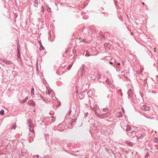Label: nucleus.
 <instances>
[{"label":"nucleus","mask_w":158,"mask_h":158,"mask_svg":"<svg viewBox=\"0 0 158 158\" xmlns=\"http://www.w3.org/2000/svg\"><path fill=\"white\" fill-rule=\"evenodd\" d=\"M0 60L6 64L11 65L13 64V62L11 61L7 60L3 58H0Z\"/></svg>","instance_id":"1"},{"label":"nucleus","mask_w":158,"mask_h":158,"mask_svg":"<svg viewBox=\"0 0 158 158\" xmlns=\"http://www.w3.org/2000/svg\"><path fill=\"white\" fill-rule=\"evenodd\" d=\"M127 94L128 96V98L130 100H132L135 96L134 94L132 92L131 89H129L127 92Z\"/></svg>","instance_id":"2"},{"label":"nucleus","mask_w":158,"mask_h":158,"mask_svg":"<svg viewBox=\"0 0 158 158\" xmlns=\"http://www.w3.org/2000/svg\"><path fill=\"white\" fill-rule=\"evenodd\" d=\"M140 108L141 110L145 111H148L150 109V107L148 106L145 105L142 106Z\"/></svg>","instance_id":"3"},{"label":"nucleus","mask_w":158,"mask_h":158,"mask_svg":"<svg viewBox=\"0 0 158 158\" xmlns=\"http://www.w3.org/2000/svg\"><path fill=\"white\" fill-rule=\"evenodd\" d=\"M101 114L99 115H98V117L101 118H104L106 117L107 115V112H106L104 113H103L102 112H101Z\"/></svg>","instance_id":"4"},{"label":"nucleus","mask_w":158,"mask_h":158,"mask_svg":"<svg viewBox=\"0 0 158 158\" xmlns=\"http://www.w3.org/2000/svg\"><path fill=\"white\" fill-rule=\"evenodd\" d=\"M27 124L29 125V126L30 127H34V125L32 123L31 120L29 119L27 121Z\"/></svg>","instance_id":"5"},{"label":"nucleus","mask_w":158,"mask_h":158,"mask_svg":"<svg viewBox=\"0 0 158 158\" xmlns=\"http://www.w3.org/2000/svg\"><path fill=\"white\" fill-rule=\"evenodd\" d=\"M123 122H121L120 123V125L122 127V128L124 129V130H126V129H127V125H123Z\"/></svg>","instance_id":"6"},{"label":"nucleus","mask_w":158,"mask_h":158,"mask_svg":"<svg viewBox=\"0 0 158 158\" xmlns=\"http://www.w3.org/2000/svg\"><path fill=\"white\" fill-rule=\"evenodd\" d=\"M133 131L132 133L131 132H128V133H127V135L130 136L131 135H132V134H133L134 135H137V133L135 131Z\"/></svg>","instance_id":"7"},{"label":"nucleus","mask_w":158,"mask_h":158,"mask_svg":"<svg viewBox=\"0 0 158 158\" xmlns=\"http://www.w3.org/2000/svg\"><path fill=\"white\" fill-rule=\"evenodd\" d=\"M17 60H18L19 64L20 65H22L23 64V62H22V61L21 60L20 57H17Z\"/></svg>","instance_id":"8"},{"label":"nucleus","mask_w":158,"mask_h":158,"mask_svg":"<svg viewBox=\"0 0 158 158\" xmlns=\"http://www.w3.org/2000/svg\"><path fill=\"white\" fill-rule=\"evenodd\" d=\"M28 103L31 106H33L35 105L34 102L32 100H30L29 101Z\"/></svg>","instance_id":"9"},{"label":"nucleus","mask_w":158,"mask_h":158,"mask_svg":"<svg viewBox=\"0 0 158 158\" xmlns=\"http://www.w3.org/2000/svg\"><path fill=\"white\" fill-rule=\"evenodd\" d=\"M136 136L137 138L139 139H142L144 136V135L143 134H139V135H137Z\"/></svg>","instance_id":"10"},{"label":"nucleus","mask_w":158,"mask_h":158,"mask_svg":"<svg viewBox=\"0 0 158 158\" xmlns=\"http://www.w3.org/2000/svg\"><path fill=\"white\" fill-rule=\"evenodd\" d=\"M71 121L70 124L71 126L72 125H74L76 122V120L75 119H73Z\"/></svg>","instance_id":"11"},{"label":"nucleus","mask_w":158,"mask_h":158,"mask_svg":"<svg viewBox=\"0 0 158 158\" xmlns=\"http://www.w3.org/2000/svg\"><path fill=\"white\" fill-rule=\"evenodd\" d=\"M34 5L35 6L37 7L38 6V1L37 0H35L34 1Z\"/></svg>","instance_id":"12"},{"label":"nucleus","mask_w":158,"mask_h":158,"mask_svg":"<svg viewBox=\"0 0 158 158\" xmlns=\"http://www.w3.org/2000/svg\"><path fill=\"white\" fill-rule=\"evenodd\" d=\"M112 96L111 92L109 91V94H108L107 97L108 98H110Z\"/></svg>","instance_id":"13"},{"label":"nucleus","mask_w":158,"mask_h":158,"mask_svg":"<svg viewBox=\"0 0 158 158\" xmlns=\"http://www.w3.org/2000/svg\"><path fill=\"white\" fill-rule=\"evenodd\" d=\"M117 116L118 117H122V114L120 112H118L117 114Z\"/></svg>","instance_id":"14"},{"label":"nucleus","mask_w":158,"mask_h":158,"mask_svg":"<svg viewBox=\"0 0 158 158\" xmlns=\"http://www.w3.org/2000/svg\"><path fill=\"white\" fill-rule=\"evenodd\" d=\"M34 88L33 87V86H32L31 89V95H34Z\"/></svg>","instance_id":"15"},{"label":"nucleus","mask_w":158,"mask_h":158,"mask_svg":"<svg viewBox=\"0 0 158 158\" xmlns=\"http://www.w3.org/2000/svg\"><path fill=\"white\" fill-rule=\"evenodd\" d=\"M45 48L43 46L42 44L40 46V51H42L43 50L44 51Z\"/></svg>","instance_id":"16"},{"label":"nucleus","mask_w":158,"mask_h":158,"mask_svg":"<svg viewBox=\"0 0 158 158\" xmlns=\"http://www.w3.org/2000/svg\"><path fill=\"white\" fill-rule=\"evenodd\" d=\"M153 141L155 143H158V138L156 137L154 139Z\"/></svg>","instance_id":"17"},{"label":"nucleus","mask_w":158,"mask_h":158,"mask_svg":"<svg viewBox=\"0 0 158 158\" xmlns=\"http://www.w3.org/2000/svg\"><path fill=\"white\" fill-rule=\"evenodd\" d=\"M127 129H126L125 130L127 131H130L131 130V127L129 126H127Z\"/></svg>","instance_id":"18"},{"label":"nucleus","mask_w":158,"mask_h":158,"mask_svg":"<svg viewBox=\"0 0 158 158\" xmlns=\"http://www.w3.org/2000/svg\"><path fill=\"white\" fill-rule=\"evenodd\" d=\"M127 144H128L129 146H132V145L133 144V143H132L129 142H127Z\"/></svg>","instance_id":"19"},{"label":"nucleus","mask_w":158,"mask_h":158,"mask_svg":"<svg viewBox=\"0 0 158 158\" xmlns=\"http://www.w3.org/2000/svg\"><path fill=\"white\" fill-rule=\"evenodd\" d=\"M28 100V98L27 97H26L24 99V100L22 102V103H24L25 102H26L27 100Z\"/></svg>","instance_id":"20"},{"label":"nucleus","mask_w":158,"mask_h":158,"mask_svg":"<svg viewBox=\"0 0 158 158\" xmlns=\"http://www.w3.org/2000/svg\"><path fill=\"white\" fill-rule=\"evenodd\" d=\"M108 109L107 108H104L103 109V111H105V112H108Z\"/></svg>","instance_id":"21"},{"label":"nucleus","mask_w":158,"mask_h":158,"mask_svg":"<svg viewBox=\"0 0 158 158\" xmlns=\"http://www.w3.org/2000/svg\"><path fill=\"white\" fill-rule=\"evenodd\" d=\"M0 114L2 115L4 114V110H2L0 112Z\"/></svg>","instance_id":"22"},{"label":"nucleus","mask_w":158,"mask_h":158,"mask_svg":"<svg viewBox=\"0 0 158 158\" xmlns=\"http://www.w3.org/2000/svg\"><path fill=\"white\" fill-rule=\"evenodd\" d=\"M110 46V44H106L104 45V46L105 47H107L109 49H110L109 48V46Z\"/></svg>","instance_id":"23"},{"label":"nucleus","mask_w":158,"mask_h":158,"mask_svg":"<svg viewBox=\"0 0 158 158\" xmlns=\"http://www.w3.org/2000/svg\"><path fill=\"white\" fill-rule=\"evenodd\" d=\"M120 64L119 63H118V65L117 66V68L118 69V71L119 70L120 68L119 67V66H120Z\"/></svg>","instance_id":"24"},{"label":"nucleus","mask_w":158,"mask_h":158,"mask_svg":"<svg viewBox=\"0 0 158 158\" xmlns=\"http://www.w3.org/2000/svg\"><path fill=\"white\" fill-rule=\"evenodd\" d=\"M15 127H16V124H15V125L14 126H12L11 127V129L15 130L16 128Z\"/></svg>","instance_id":"25"},{"label":"nucleus","mask_w":158,"mask_h":158,"mask_svg":"<svg viewBox=\"0 0 158 158\" xmlns=\"http://www.w3.org/2000/svg\"><path fill=\"white\" fill-rule=\"evenodd\" d=\"M47 10L49 12H50V11H51V8L49 7H47Z\"/></svg>","instance_id":"26"},{"label":"nucleus","mask_w":158,"mask_h":158,"mask_svg":"<svg viewBox=\"0 0 158 158\" xmlns=\"http://www.w3.org/2000/svg\"><path fill=\"white\" fill-rule=\"evenodd\" d=\"M50 93H51V92L50 91H49V90L47 91L46 93V94H48V95L50 94Z\"/></svg>","instance_id":"27"},{"label":"nucleus","mask_w":158,"mask_h":158,"mask_svg":"<svg viewBox=\"0 0 158 158\" xmlns=\"http://www.w3.org/2000/svg\"><path fill=\"white\" fill-rule=\"evenodd\" d=\"M71 110H70L69 112L68 113H67V114L68 115H70V113H71Z\"/></svg>","instance_id":"28"},{"label":"nucleus","mask_w":158,"mask_h":158,"mask_svg":"<svg viewBox=\"0 0 158 158\" xmlns=\"http://www.w3.org/2000/svg\"><path fill=\"white\" fill-rule=\"evenodd\" d=\"M20 57V52H18L17 54V57Z\"/></svg>","instance_id":"29"},{"label":"nucleus","mask_w":158,"mask_h":158,"mask_svg":"<svg viewBox=\"0 0 158 158\" xmlns=\"http://www.w3.org/2000/svg\"><path fill=\"white\" fill-rule=\"evenodd\" d=\"M85 56H89V53L87 52L85 54Z\"/></svg>","instance_id":"30"},{"label":"nucleus","mask_w":158,"mask_h":158,"mask_svg":"<svg viewBox=\"0 0 158 158\" xmlns=\"http://www.w3.org/2000/svg\"><path fill=\"white\" fill-rule=\"evenodd\" d=\"M42 11H43V12H44V11L45 10H44V6H42Z\"/></svg>","instance_id":"31"},{"label":"nucleus","mask_w":158,"mask_h":158,"mask_svg":"<svg viewBox=\"0 0 158 158\" xmlns=\"http://www.w3.org/2000/svg\"><path fill=\"white\" fill-rule=\"evenodd\" d=\"M95 114H96L97 116H98V115H100L101 114L100 113V114H99L98 113V112H95Z\"/></svg>","instance_id":"32"},{"label":"nucleus","mask_w":158,"mask_h":158,"mask_svg":"<svg viewBox=\"0 0 158 158\" xmlns=\"http://www.w3.org/2000/svg\"><path fill=\"white\" fill-rule=\"evenodd\" d=\"M40 98H41L42 99H44V101L45 100V99L41 95H40Z\"/></svg>","instance_id":"33"},{"label":"nucleus","mask_w":158,"mask_h":158,"mask_svg":"<svg viewBox=\"0 0 158 158\" xmlns=\"http://www.w3.org/2000/svg\"><path fill=\"white\" fill-rule=\"evenodd\" d=\"M71 67H72V66H70L68 69V70H69L70 69H71Z\"/></svg>","instance_id":"34"},{"label":"nucleus","mask_w":158,"mask_h":158,"mask_svg":"<svg viewBox=\"0 0 158 158\" xmlns=\"http://www.w3.org/2000/svg\"><path fill=\"white\" fill-rule=\"evenodd\" d=\"M17 50L18 52H20V50L18 48Z\"/></svg>","instance_id":"35"},{"label":"nucleus","mask_w":158,"mask_h":158,"mask_svg":"<svg viewBox=\"0 0 158 158\" xmlns=\"http://www.w3.org/2000/svg\"><path fill=\"white\" fill-rule=\"evenodd\" d=\"M143 69H144L143 68L141 67V69H140V71H142Z\"/></svg>","instance_id":"36"},{"label":"nucleus","mask_w":158,"mask_h":158,"mask_svg":"<svg viewBox=\"0 0 158 158\" xmlns=\"http://www.w3.org/2000/svg\"><path fill=\"white\" fill-rule=\"evenodd\" d=\"M106 81L108 83V84H109V83H108V82L109 81V80L108 79H107L106 80Z\"/></svg>","instance_id":"37"},{"label":"nucleus","mask_w":158,"mask_h":158,"mask_svg":"<svg viewBox=\"0 0 158 158\" xmlns=\"http://www.w3.org/2000/svg\"><path fill=\"white\" fill-rule=\"evenodd\" d=\"M39 157V156L38 155H36V157L37 158H38Z\"/></svg>","instance_id":"38"},{"label":"nucleus","mask_w":158,"mask_h":158,"mask_svg":"<svg viewBox=\"0 0 158 158\" xmlns=\"http://www.w3.org/2000/svg\"><path fill=\"white\" fill-rule=\"evenodd\" d=\"M39 43L40 46L41 45V44H42L41 42H39Z\"/></svg>","instance_id":"39"},{"label":"nucleus","mask_w":158,"mask_h":158,"mask_svg":"<svg viewBox=\"0 0 158 158\" xmlns=\"http://www.w3.org/2000/svg\"><path fill=\"white\" fill-rule=\"evenodd\" d=\"M55 119L54 118V119L53 120V122H54L55 121Z\"/></svg>","instance_id":"40"},{"label":"nucleus","mask_w":158,"mask_h":158,"mask_svg":"<svg viewBox=\"0 0 158 158\" xmlns=\"http://www.w3.org/2000/svg\"><path fill=\"white\" fill-rule=\"evenodd\" d=\"M146 82H147V81H144V83H146Z\"/></svg>","instance_id":"41"},{"label":"nucleus","mask_w":158,"mask_h":158,"mask_svg":"<svg viewBox=\"0 0 158 158\" xmlns=\"http://www.w3.org/2000/svg\"><path fill=\"white\" fill-rule=\"evenodd\" d=\"M69 128H71V127H69Z\"/></svg>","instance_id":"42"},{"label":"nucleus","mask_w":158,"mask_h":158,"mask_svg":"<svg viewBox=\"0 0 158 158\" xmlns=\"http://www.w3.org/2000/svg\"><path fill=\"white\" fill-rule=\"evenodd\" d=\"M143 4H144V2H143Z\"/></svg>","instance_id":"43"},{"label":"nucleus","mask_w":158,"mask_h":158,"mask_svg":"<svg viewBox=\"0 0 158 158\" xmlns=\"http://www.w3.org/2000/svg\"><path fill=\"white\" fill-rule=\"evenodd\" d=\"M82 70L83 71V68L82 69Z\"/></svg>","instance_id":"44"},{"label":"nucleus","mask_w":158,"mask_h":158,"mask_svg":"<svg viewBox=\"0 0 158 158\" xmlns=\"http://www.w3.org/2000/svg\"><path fill=\"white\" fill-rule=\"evenodd\" d=\"M134 135H132V136H133Z\"/></svg>","instance_id":"45"},{"label":"nucleus","mask_w":158,"mask_h":158,"mask_svg":"<svg viewBox=\"0 0 158 158\" xmlns=\"http://www.w3.org/2000/svg\"><path fill=\"white\" fill-rule=\"evenodd\" d=\"M134 135H132V136H133Z\"/></svg>","instance_id":"46"},{"label":"nucleus","mask_w":158,"mask_h":158,"mask_svg":"<svg viewBox=\"0 0 158 158\" xmlns=\"http://www.w3.org/2000/svg\"><path fill=\"white\" fill-rule=\"evenodd\" d=\"M134 135H132V136H133Z\"/></svg>","instance_id":"47"}]
</instances>
